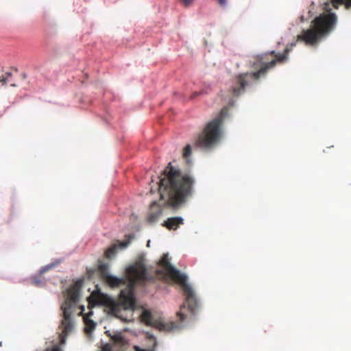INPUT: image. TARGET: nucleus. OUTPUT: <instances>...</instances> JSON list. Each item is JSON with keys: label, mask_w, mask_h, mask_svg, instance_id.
<instances>
[{"label": "nucleus", "mask_w": 351, "mask_h": 351, "mask_svg": "<svg viewBox=\"0 0 351 351\" xmlns=\"http://www.w3.org/2000/svg\"><path fill=\"white\" fill-rule=\"evenodd\" d=\"M141 319L148 326H152L160 331H171L178 328L173 322H165L161 319H154L152 313L148 311H144L141 314Z\"/></svg>", "instance_id": "8"}, {"label": "nucleus", "mask_w": 351, "mask_h": 351, "mask_svg": "<svg viewBox=\"0 0 351 351\" xmlns=\"http://www.w3.org/2000/svg\"><path fill=\"white\" fill-rule=\"evenodd\" d=\"M289 49L286 48L283 53H276L271 51L270 55L274 58L269 60L268 54L258 56L251 63V67L257 71L239 73L234 77L230 91L234 97H238L245 92V88L250 86L254 82H257L262 77H265L267 72L275 67L277 62H282L287 59Z\"/></svg>", "instance_id": "2"}, {"label": "nucleus", "mask_w": 351, "mask_h": 351, "mask_svg": "<svg viewBox=\"0 0 351 351\" xmlns=\"http://www.w3.org/2000/svg\"><path fill=\"white\" fill-rule=\"evenodd\" d=\"M191 154V147L190 145H187L183 152V157L185 158H189Z\"/></svg>", "instance_id": "19"}, {"label": "nucleus", "mask_w": 351, "mask_h": 351, "mask_svg": "<svg viewBox=\"0 0 351 351\" xmlns=\"http://www.w3.org/2000/svg\"><path fill=\"white\" fill-rule=\"evenodd\" d=\"M227 113V108H223L217 117L206 124L204 130L195 140V146L203 149H210L219 142L222 133L221 125Z\"/></svg>", "instance_id": "6"}, {"label": "nucleus", "mask_w": 351, "mask_h": 351, "mask_svg": "<svg viewBox=\"0 0 351 351\" xmlns=\"http://www.w3.org/2000/svg\"><path fill=\"white\" fill-rule=\"evenodd\" d=\"M93 315V312L92 311H90L88 312L84 317V322L86 324V325L90 328V330H93L95 328V322L91 320L90 319V317Z\"/></svg>", "instance_id": "17"}, {"label": "nucleus", "mask_w": 351, "mask_h": 351, "mask_svg": "<svg viewBox=\"0 0 351 351\" xmlns=\"http://www.w3.org/2000/svg\"><path fill=\"white\" fill-rule=\"evenodd\" d=\"M39 282L36 281V280H34V284L36 285H39Z\"/></svg>", "instance_id": "27"}, {"label": "nucleus", "mask_w": 351, "mask_h": 351, "mask_svg": "<svg viewBox=\"0 0 351 351\" xmlns=\"http://www.w3.org/2000/svg\"><path fill=\"white\" fill-rule=\"evenodd\" d=\"M125 278L128 285L125 289L121 291L120 300L125 309H133L135 306L133 293L135 287L145 285L154 279L147 271L144 254H138L135 261L126 267Z\"/></svg>", "instance_id": "4"}, {"label": "nucleus", "mask_w": 351, "mask_h": 351, "mask_svg": "<svg viewBox=\"0 0 351 351\" xmlns=\"http://www.w3.org/2000/svg\"><path fill=\"white\" fill-rule=\"evenodd\" d=\"M118 246L117 244L112 245L105 252V256L108 258H111L117 253Z\"/></svg>", "instance_id": "16"}, {"label": "nucleus", "mask_w": 351, "mask_h": 351, "mask_svg": "<svg viewBox=\"0 0 351 351\" xmlns=\"http://www.w3.org/2000/svg\"><path fill=\"white\" fill-rule=\"evenodd\" d=\"M159 265L165 270H157L158 276H162L163 278L168 277L174 282L178 284L183 291L185 296V302L180 306V311L176 313L177 318L180 322L184 321L189 312L191 315L194 316L196 308L198 306V300L194 290L187 283V277L173 267L169 262L168 254H163L159 262Z\"/></svg>", "instance_id": "3"}, {"label": "nucleus", "mask_w": 351, "mask_h": 351, "mask_svg": "<svg viewBox=\"0 0 351 351\" xmlns=\"http://www.w3.org/2000/svg\"><path fill=\"white\" fill-rule=\"evenodd\" d=\"M108 306L112 314L117 315L120 312L121 306L119 304L115 302L114 301H110L108 303Z\"/></svg>", "instance_id": "14"}, {"label": "nucleus", "mask_w": 351, "mask_h": 351, "mask_svg": "<svg viewBox=\"0 0 351 351\" xmlns=\"http://www.w3.org/2000/svg\"><path fill=\"white\" fill-rule=\"evenodd\" d=\"M204 93L203 91H199V92H194L192 93L191 96V99H193L194 98H195L196 97L200 95H202Z\"/></svg>", "instance_id": "23"}, {"label": "nucleus", "mask_w": 351, "mask_h": 351, "mask_svg": "<svg viewBox=\"0 0 351 351\" xmlns=\"http://www.w3.org/2000/svg\"><path fill=\"white\" fill-rule=\"evenodd\" d=\"M195 178L184 173L169 162L160 176L159 193L162 199L173 208L184 204L194 191Z\"/></svg>", "instance_id": "1"}, {"label": "nucleus", "mask_w": 351, "mask_h": 351, "mask_svg": "<svg viewBox=\"0 0 351 351\" xmlns=\"http://www.w3.org/2000/svg\"><path fill=\"white\" fill-rule=\"evenodd\" d=\"M329 3H326L324 10L330 12ZM337 22V17L334 13H323L315 18L309 29L303 30L298 36V40L304 41L306 45H315L322 37L331 32Z\"/></svg>", "instance_id": "5"}, {"label": "nucleus", "mask_w": 351, "mask_h": 351, "mask_svg": "<svg viewBox=\"0 0 351 351\" xmlns=\"http://www.w3.org/2000/svg\"><path fill=\"white\" fill-rule=\"evenodd\" d=\"M331 3L334 8L337 9L339 5L345 4L348 8L351 6V0H331Z\"/></svg>", "instance_id": "15"}, {"label": "nucleus", "mask_w": 351, "mask_h": 351, "mask_svg": "<svg viewBox=\"0 0 351 351\" xmlns=\"http://www.w3.org/2000/svg\"><path fill=\"white\" fill-rule=\"evenodd\" d=\"M184 223V219L181 217H169L167 220L164 221L162 226L166 227L168 230H177L180 225Z\"/></svg>", "instance_id": "10"}, {"label": "nucleus", "mask_w": 351, "mask_h": 351, "mask_svg": "<svg viewBox=\"0 0 351 351\" xmlns=\"http://www.w3.org/2000/svg\"><path fill=\"white\" fill-rule=\"evenodd\" d=\"M111 339L115 343H121L123 341V337L120 334L113 335Z\"/></svg>", "instance_id": "20"}, {"label": "nucleus", "mask_w": 351, "mask_h": 351, "mask_svg": "<svg viewBox=\"0 0 351 351\" xmlns=\"http://www.w3.org/2000/svg\"><path fill=\"white\" fill-rule=\"evenodd\" d=\"M220 5H225L226 3V0H217Z\"/></svg>", "instance_id": "24"}, {"label": "nucleus", "mask_w": 351, "mask_h": 351, "mask_svg": "<svg viewBox=\"0 0 351 351\" xmlns=\"http://www.w3.org/2000/svg\"><path fill=\"white\" fill-rule=\"evenodd\" d=\"M162 213L161 206L156 202H152L147 216V221L150 223L155 222L161 216Z\"/></svg>", "instance_id": "9"}, {"label": "nucleus", "mask_w": 351, "mask_h": 351, "mask_svg": "<svg viewBox=\"0 0 351 351\" xmlns=\"http://www.w3.org/2000/svg\"><path fill=\"white\" fill-rule=\"evenodd\" d=\"M109 265L107 263H101L98 265V271L102 279L106 278L110 274L108 273Z\"/></svg>", "instance_id": "13"}, {"label": "nucleus", "mask_w": 351, "mask_h": 351, "mask_svg": "<svg viewBox=\"0 0 351 351\" xmlns=\"http://www.w3.org/2000/svg\"><path fill=\"white\" fill-rule=\"evenodd\" d=\"M104 295L99 293H93L88 300V308L104 303Z\"/></svg>", "instance_id": "12"}, {"label": "nucleus", "mask_w": 351, "mask_h": 351, "mask_svg": "<svg viewBox=\"0 0 351 351\" xmlns=\"http://www.w3.org/2000/svg\"><path fill=\"white\" fill-rule=\"evenodd\" d=\"M53 266V265H47L45 267H43L40 271V274H44L45 272H46L47 271H48L49 269H50L51 268H52Z\"/></svg>", "instance_id": "22"}, {"label": "nucleus", "mask_w": 351, "mask_h": 351, "mask_svg": "<svg viewBox=\"0 0 351 351\" xmlns=\"http://www.w3.org/2000/svg\"><path fill=\"white\" fill-rule=\"evenodd\" d=\"M51 351H62V350L59 347L53 348Z\"/></svg>", "instance_id": "26"}, {"label": "nucleus", "mask_w": 351, "mask_h": 351, "mask_svg": "<svg viewBox=\"0 0 351 351\" xmlns=\"http://www.w3.org/2000/svg\"><path fill=\"white\" fill-rule=\"evenodd\" d=\"M102 280L112 288L119 287L121 285H125L126 283V280L125 278H117L110 274L106 276V278Z\"/></svg>", "instance_id": "11"}, {"label": "nucleus", "mask_w": 351, "mask_h": 351, "mask_svg": "<svg viewBox=\"0 0 351 351\" xmlns=\"http://www.w3.org/2000/svg\"><path fill=\"white\" fill-rule=\"evenodd\" d=\"M0 81L2 82L3 84H6V79L3 75L0 77Z\"/></svg>", "instance_id": "25"}, {"label": "nucleus", "mask_w": 351, "mask_h": 351, "mask_svg": "<svg viewBox=\"0 0 351 351\" xmlns=\"http://www.w3.org/2000/svg\"><path fill=\"white\" fill-rule=\"evenodd\" d=\"M184 7H189L194 0H180Z\"/></svg>", "instance_id": "21"}, {"label": "nucleus", "mask_w": 351, "mask_h": 351, "mask_svg": "<svg viewBox=\"0 0 351 351\" xmlns=\"http://www.w3.org/2000/svg\"><path fill=\"white\" fill-rule=\"evenodd\" d=\"M134 238V236L132 235H128V240L120 242L119 243V246L120 248H125L130 243L131 239Z\"/></svg>", "instance_id": "18"}, {"label": "nucleus", "mask_w": 351, "mask_h": 351, "mask_svg": "<svg viewBox=\"0 0 351 351\" xmlns=\"http://www.w3.org/2000/svg\"><path fill=\"white\" fill-rule=\"evenodd\" d=\"M82 285L80 282H76L71 285L66 291V299L61 306L63 319L61 323L62 328V334L63 336H67L73 328V322L71 320V308L80 297V291Z\"/></svg>", "instance_id": "7"}]
</instances>
